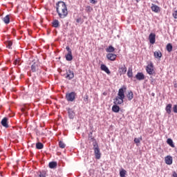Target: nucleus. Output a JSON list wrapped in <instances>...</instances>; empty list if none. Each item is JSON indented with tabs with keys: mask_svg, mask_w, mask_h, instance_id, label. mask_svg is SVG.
<instances>
[{
	"mask_svg": "<svg viewBox=\"0 0 177 177\" xmlns=\"http://www.w3.org/2000/svg\"><path fill=\"white\" fill-rule=\"evenodd\" d=\"M166 112L167 114H171L172 111V104H169L165 107Z\"/></svg>",
	"mask_w": 177,
	"mask_h": 177,
	"instance_id": "6ab92c4d",
	"label": "nucleus"
},
{
	"mask_svg": "<svg viewBox=\"0 0 177 177\" xmlns=\"http://www.w3.org/2000/svg\"><path fill=\"white\" fill-rule=\"evenodd\" d=\"M86 10L87 12H91V11L92 10V8H91V6H86Z\"/></svg>",
	"mask_w": 177,
	"mask_h": 177,
	"instance_id": "4c0bfd02",
	"label": "nucleus"
},
{
	"mask_svg": "<svg viewBox=\"0 0 177 177\" xmlns=\"http://www.w3.org/2000/svg\"><path fill=\"white\" fill-rule=\"evenodd\" d=\"M173 17L174 19H177V10L173 13Z\"/></svg>",
	"mask_w": 177,
	"mask_h": 177,
	"instance_id": "58836bf2",
	"label": "nucleus"
},
{
	"mask_svg": "<svg viewBox=\"0 0 177 177\" xmlns=\"http://www.w3.org/2000/svg\"><path fill=\"white\" fill-rule=\"evenodd\" d=\"M76 21H77V23H80V21H81V19H76Z\"/></svg>",
	"mask_w": 177,
	"mask_h": 177,
	"instance_id": "37998d69",
	"label": "nucleus"
},
{
	"mask_svg": "<svg viewBox=\"0 0 177 177\" xmlns=\"http://www.w3.org/2000/svg\"><path fill=\"white\" fill-rule=\"evenodd\" d=\"M152 96H154V93H152Z\"/></svg>",
	"mask_w": 177,
	"mask_h": 177,
	"instance_id": "a18cd8bd",
	"label": "nucleus"
},
{
	"mask_svg": "<svg viewBox=\"0 0 177 177\" xmlns=\"http://www.w3.org/2000/svg\"><path fill=\"white\" fill-rule=\"evenodd\" d=\"M38 177H46V171H40Z\"/></svg>",
	"mask_w": 177,
	"mask_h": 177,
	"instance_id": "473e14b6",
	"label": "nucleus"
},
{
	"mask_svg": "<svg viewBox=\"0 0 177 177\" xmlns=\"http://www.w3.org/2000/svg\"><path fill=\"white\" fill-rule=\"evenodd\" d=\"M12 45H13V43L10 41L6 43V46L8 49H12Z\"/></svg>",
	"mask_w": 177,
	"mask_h": 177,
	"instance_id": "2f4dec72",
	"label": "nucleus"
},
{
	"mask_svg": "<svg viewBox=\"0 0 177 177\" xmlns=\"http://www.w3.org/2000/svg\"><path fill=\"white\" fill-rule=\"evenodd\" d=\"M36 149H37V150H42V149H44V144H42V142H37Z\"/></svg>",
	"mask_w": 177,
	"mask_h": 177,
	"instance_id": "393cba45",
	"label": "nucleus"
},
{
	"mask_svg": "<svg viewBox=\"0 0 177 177\" xmlns=\"http://www.w3.org/2000/svg\"><path fill=\"white\" fill-rule=\"evenodd\" d=\"M153 56L156 59H161L162 57V54L161 53V51H155L153 53Z\"/></svg>",
	"mask_w": 177,
	"mask_h": 177,
	"instance_id": "f3484780",
	"label": "nucleus"
},
{
	"mask_svg": "<svg viewBox=\"0 0 177 177\" xmlns=\"http://www.w3.org/2000/svg\"><path fill=\"white\" fill-rule=\"evenodd\" d=\"M100 68L102 71H105L106 73V74H111L110 70L106 65L101 64Z\"/></svg>",
	"mask_w": 177,
	"mask_h": 177,
	"instance_id": "a211bd4d",
	"label": "nucleus"
},
{
	"mask_svg": "<svg viewBox=\"0 0 177 177\" xmlns=\"http://www.w3.org/2000/svg\"><path fill=\"white\" fill-rule=\"evenodd\" d=\"M3 21L6 24H9L10 23V18L9 17V15H6L3 19Z\"/></svg>",
	"mask_w": 177,
	"mask_h": 177,
	"instance_id": "a878e982",
	"label": "nucleus"
},
{
	"mask_svg": "<svg viewBox=\"0 0 177 177\" xmlns=\"http://www.w3.org/2000/svg\"><path fill=\"white\" fill-rule=\"evenodd\" d=\"M151 9L152 12H154V13H158L161 11V9L160 8V7L158 6L153 4V3L151 4Z\"/></svg>",
	"mask_w": 177,
	"mask_h": 177,
	"instance_id": "423d86ee",
	"label": "nucleus"
},
{
	"mask_svg": "<svg viewBox=\"0 0 177 177\" xmlns=\"http://www.w3.org/2000/svg\"><path fill=\"white\" fill-rule=\"evenodd\" d=\"M127 97L128 100H132V99H133V92L132 91L128 92V93L127 94Z\"/></svg>",
	"mask_w": 177,
	"mask_h": 177,
	"instance_id": "b1692460",
	"label": "nucleus"
},
{
	"mask_svg": "<svg viewBox=\"0 0 177 177\" xmlns=\"http://www.w3.org/2000/svg\"><path fill=\"white\" fill-rule=\"evenodd\" d=\"M66 49L68 53H73V52L71 51V48H70L69 46H66Z\"/></svg>",
	"mask_w": 177,
	"mask_h": 177,
	"instance_id": "e433bc0d",
	"label": "nucleus"
},
{
	"mask_svg": "<svg viewBox=\"0 0 177 177\" xmlns=\"http://www.w3.org/2000/svg\"><path fill=\"white\" fill-rule=\"evenodd\" d=\"M149 40L152 45L156 44V34L151 33L149 36Z\"/></svg>",
	"mask_w": 177,
	"mask_h": 177,
	"instance_id": "9b49d317",
	"label": "nucleus"
},
{
	"mask_svg": "<svg viewBox=\"0 0 177 177\" xmlns=\"http://www.w3.org/2000/svg\"><path fill=\"white\" fill-rule=\"evenodd\" d=\"M113 103L114 104H122V103H124V98L116 96L115 99L113 101Z\"/></svg>",
	"mask_w": 177,
	"mask_h": 177,
	"instance_id": "f8f14e48",
	"label": "nucleus"
},
{
	"mask_svg": "<svg viewBox=\"0 0 177 177\" xmlns=\"http://www.w3.org/2000/svg\"><path fill=\"white\" fill-rule=\"evenodd\" d=\"M38 70V62H34L31 66L32 73H35Z\"/></svg>",
	"mask_w": 177,
	"mask_h": 177,
	"instance_id": "dca6fc26",
	"label": "nucleus"
},
{
	"mask_svg": "<svg viewBox=\"0 0 177 177\" xmlns=\"http://www.w3.org/2000/svg\"><path fill=\"white\" fill-rule=\"evenodd\" d=\"M127 76L129 78H132L133 77V73L132 72V68H129L127 71Z\"/></svg>",
	"mask_w": 177,
	"mask_h": 177,
	"instance_id": "c85d7f7f",
	"label": "nucleus"
},
{
	"mask_svg": "<svg viewBox=\"0 0 177 177\" xmlns=\"http://www.w3.org/2000/svg\"><path fill=\"white\" fill-rule=\"evenodd\" d=\"M52 24H53V27H54L55 28H57L58 27L60 26V23L57 19L53 20L52 22Z\"/></svg>",
	"mask_w": 177,
	"mask_h": 177,
	"instance_id": "aec40b11",
	"label": "nucleus"
},
{
	"mask_svg": "<svg viewBox=\"0 0 177 177\" xmlns=\"http://www.w3.org/2000/svg\"><path fill=\"white\" fill-rule=\"evenodd\" d=\"M106 58L108 59V60H111V62H114L115 61V59H117V55L109 53L106 55Z\"/></svg>",
	"mask_w": 177,
	"mask_h": 177,
	"instance_id": "6e6552de",
	"label": "nucleus"
},
{
	"mask_svg": "<svg viewBox=\"0 0 177 177\" xmlns=\"http://www.w3.org/2000/svg\"><path fill=\"white\" fill-rule=\"evenodd\" d=\"M66 60L67 62H71L73 60V53H68L66 55Z\"/></svg>",
	"mask_w": 177,
	"mask_h": 177,
	"instance_id": "412c9836",
	"label": "nucleus"
},
{
	"mask_svg": "<svg viewBox=\"0 0 177 177\" xmlns=\"http://www.w3.org/2000/svg\"><path fill=\"white\" fill-rule=\"evenodd\" d=\"M172 44H171L170 43L167 44V46H166V49L167 50V52H172Z\"/></svg>",
	"mask_w": 177,
	"mask_h": 177,
	"instance_id": "c756f323",
	"label": "nucleus"
},
{
	"mask_svg": "<svg viewBox=\"0 0 177 177\" xmlns=\"http://www.w3.org/2000/svg\"><path fill=\"white\" fill-rule=\"evenodd\" d=\"M140 140H142V137H140V138H134V142L136 143V145L140 143Z\"/></svg>",
	"mask_w": 177,
	"mask_h": 177,
	"instance_id": "f704fd0d",
	"label": "nucleus"
},
{
	"mask_svg": "<svg viewBox=\"0 0 177 177\" xmlns=\"http://www.w3.org/2000/svg\"><path fill=\"white\" fill-rule=\"evenodd\" d=\"M172 177H177L176 171L173 172Z\"/></svg>",
	"mask_w": 177,
	"mask_h": 177,
	"instance_id": "ea45409f",
	"label": "nucleus"
},
{
	"mask_svg": "<svg viewBox=\"0 0 177 177\" xmlns=\"http://www.w3.org/2000/svg\"><path fill=\"white\" fill-rule=\"evenodd\" d=\"M127 91V86H123L120 88L118 93V97L121 99H125V92Z\"/></svg>",
	"mask_w": 177,
	"mask_h": 177,
	"instance_id": "20e7f679",
	"label": "nucleus"
},
{
	"mask_svg": "<svg viewBox=\"0 0 177 177\" xmlns=\"http://www.w3.org/2000/svg\"><path fill=\"white\" fill-rule=\"evenodd\" d=\"M112 111H113V113H119L120 111V107L118 106V105L115 104L112 106Z\"/></svg>",
	"mask_w": 177,
	"mask_h": 177,
	"instance_id": "5701e85b",
	"label": "nucleus"
},
{
	"mask_svg": "<svg viewBox=\"0 0 177 177\" xmlns=\"http://www.w3.org/2000/svg\"><path fill=\"white\" fill-rule=\"evenodd\" d=\"M8 118H3L1 122V124L4 128H9V124H8Z\"/></svg>",
	"mask_w": 177,
	"mask_h": 177,
	"instance_id": "4468645a",
	"label": "nucleus"
},
{
	"mask_svg": "<svg viewBox=\"0 0 177 177\" xmlns=\"http://www.w3.org/2000/svg\"><path fill=\"white\" fill-rule=\"evenodd\" d=\"M94 154L95 156L96 160H100L102 157V153H100V149H99V145L95 142L93 144Z\"/></svg>",
	"mask_w": 177,
	"mask_h": 177,
	"instance_id": "7ed1b4c3",
	"label": "nucleus"
},
{
	"mask_svg": "<svg viewBox=\"0 0 177 177\" xmlns=\"http://www.w3.org/2000/svg\"><path fill=\"white\" fill-rule=\"evenodd\" d=\"M146 71L148 73V74H149V75H153L154 73V66L153 65L152 62L147 66Z\"/></svg>",
	"mask_w": 177,
	"mask_h": 177,
	"instance_id": "39448f33",
	"label": "nucleus"
},
{
	"mask_svg": "<svg viewBox=\"0 0 177 177\" xmlns=\"http://www.w3.org/2000/svg\"><path fill=\"white\" fill-rule=\"evenodd\" d=\"M56 10L59 19H66V17L68 16V10H67V6L64 1L57 3Z\"/></svg>",
	"mask_w": 177,
	"mask_h": 177,
	"instance_id": "f257e3e1",
	"label": "nucleus"
},
{
	"mask_svg": "<svg viewBox=\"0 0 177 177\" xmlns=\"http://www.w3.org/2000/svg\"><path fill=\"white\" fill-rule=\"evenodd\" d=\"M68 117H69V118H71V120L74 119V117H75V112H74L73 110L71 109H68Z\"/></svg>",
	"mask_w": 177,
	"mask_h": 177,
	"instance_id": "2eb2a0df",
	"label": "nucleus"
},
{
	"mask_svg": "<svg viewBox=\"0 0 177 177\" xmlns=\"http://www.w3.org/2000/svg\"><path fill=\"white\" fill-rule=\"evenodd\" d=\"M167 145H169L171 147H175V145H174V141L171 138H168L167 140Z\"/></svg>",
	"mask_w": 177,
	"mask_h": 177,
	"instance_id": "bb28decb",
	"label": "nucleus"
},
{
	"mask_svg": "<svg viewBox=\"0 0 177 177\" xmlns=\"http://www.w3.org/2000/svg\"><path fill=\"white\" fill-rule=\"evenodd\" d=\"M173 111H174V113H177V104L174 105Z\"/></svg>",
	"mask_w": 177,
	"mask_h": 177,
	"instance_id": "c9c22d12",
	"label": "nucleus"
},
{
	"mask_svg": "<svg viewBox=\"0 0 177 177\" xmlns=\"http://www.w3.org/2000/svg\"><path fill=\"white\" fill-rule=\"evenodd\" d=\"M114 50H115V48H114L113 46H109L107 48H106V52H107L108 53H113Z\"/></svg>",
	"mask_w": 177,
	"mask_h": 177,
	"instance_id": "4be33fe9",
	"label": "nucleus"
},
{
	"mask_svg": "<svg viewBox=\"0 0 177 177\" xmlns=\"http://www.w3.org/2000/svg\"><path fill=\"white\" fill-rule=\"evenodd\" d=\"M91 3H96V1L95 0H91Z\"/></svg>",
	"mask_w": 177,
	"mask_h": 177,
	"instance_id": "79ce46f5",
	"label": "nucleus"
},
{
	"mask_svg": "<svg viewBox=\"0 0 177 177\" xmlns=\"http://www.w3.org/2000/svg\"><path fill=\"white\" fill-rule=\"evenodd\" d=\"M125 175H127V171L125 169H122L120 171V177H125Z\"/></svg>",
	"mask_w": 177,
	"mask_h": 177,
	"instance_id": "7c9ffc66",
	"label": "nucleus"
},
{
	"mask_svg": "<svg viewBox=\"0 0 177 177\" xmlns=\"http://www.w3.org/2000/svg\"><path fill=\"white\" fill-rule=\"evenodd\" d=\"M59 146L61 149H64V147H66V144H64L63 141H59Z\"/></svg>",
	"mask_w": 177,
	"mask_h": 177,
	"instance_id": "72a5a7b5",
	"label": "nucleus"
},
{
	"mask_svg": "<svg viewBox=\"0 0 177 177\" xmlns=\"http://www.w3.org/2000/svg\"><path fill=\"white\" fill-rule=\"evenodd\" d=\"M172 162H173L172 156H167L165 158V162L167 165H172Z\"/></svg>",
	"mask_w": 177,
	"mask_h": 177,
	"instance_id": "9d476101",
	"label": "nucleus"
},
{
	"mask_svg": "<svg viewBox=\"0 0 177 177\" xmlns=\"http://www.w3.org/2000/svg\"><path fill=\"white\" fill-rule=\"evenodd\" d=\"M118 73L120 75H123L124 74H127V66L125 65H123L121 67H119Z\"/></svg>",
	"mask_w": 177,
	"mask_h": 177,
	"instance_id": "1a4fd4ad",
	"label": "nucleus"
},
{
	"mask_svg": "<svg viewBox=\"0 0 177 177\" xmlns=\"http://www.w3.org/2000/svg\"><path fill=\"white\" fill-rule=\"evenodd\" d=\"M136 78L138 81H142L143 80H145V74H143V73H138L136 75Z\"/></svg>",
	"mask_w": 177,
	"mask_h": 177,
	"instance_id": "ddd939ff",
	"label": "nucleus"
},
{
	"mask_svg": "<svg viewBox=\"0 0 177 177\" xmlns=\"http://www.w3.org/2000/svg\"><path fill=\"white\" fill-rule=\"evenodd\" d=\"M139 1H140V0H136V2H138Z\"/></svg>",
	"mask_w": 177,
	"mask_h": 177,
	"instance_id": "c03bdc74",
	"label": "nucleus"
},
{
	"mask_svg": "<svg viewBox=\"0 0 177 177\" xmlns=\"http://www.w3.org/2000/svg\"><path fill=\"white\" fill-rule=\"evenodd\" d=\"M65 77L67 78V80H73V78H74V72L69 69L66 71V75Z\"/></svg>",
	"mask_w": 177,
	"mask_h": 177,
	"instance_id": "0eeeda50",
	"label": "nucleus"
},
{
	"mask_svg": "<svg viewBox=\"0 0 177 177\" xmlns=\"http://www.w3.org/2000/svg\"><path fill=\"white\" fill-rule=\"evenodd\" d=\"M14 64H15V66H16L17 64H19V60L15 59V60L14 61Z\"/></svg>",
	"mask_w": 177,
	"mask_h": 177,
	"instance_id": "a19ab883",
	"label": "nucleus"
},
{
	"mask_svg": "<svg viewBox=\"0 0 177 177\" xmlns=\"http://www.w3.org/2000/svg\"><path fill=\"white\" fill-rule=\"evenodd\" d=\"M77 97V93L72 91L71 93H66V99L67 102H74L75 100V97Z\"/></svg>",
	"mask_w": 177,
	"mask_h": 177,
	"instance_id": "f03ea898",
	"label": "nucleus"
},
{
	"mask_svg": "<svg viewBox=\"0 0 177 177\" xmlns=\"http://www.w3.org/2000/svg\"><path fill=\"white\" fill-rule=\"evenodd\" d=\"M48 165H49V167L51 169L56 168V167H57V162H50Z\"/></svg>",
	"mask_w": 177,
	"mask_h": 177,
	"instance_id": "cd10ccee",
	"label": "nucleus"
}]
</instances>
